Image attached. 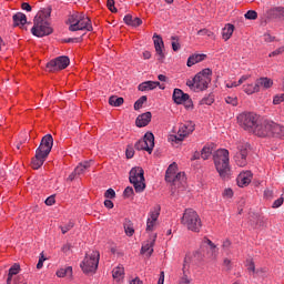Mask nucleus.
I'll return each mask as SVG.
<instances>
[{"label":"nucleus","mask_w":284,"mask_h":284,"mask_svg":"<svg viewBox=\"0 0 284 284\" xmlns=\"http://www.w3.org/2000/svg\"><path fill=\"white\" fill-rule=\"evenodd\" d=\"M54 145V139L52 134H47L42 138L39 148L36 150V155L31 160V166L33 170H39L45 163V159L52 152V146Z\"/></svg>","instance_id":"obj_1"},{"label":"nucleus","mask_w":284,"mask_h":284,"mask_svg":"<svg viewBox=\"0 0 284 284\" xmlns=\"http://www.w3.org/2000/svg\"><path fill=\"white\" fill-rule=\"evenodd\" d=\"M165 181L168 183H172L171 192L172 194H176V189L180 191L185 190V183L187 180L185 178V173L180 172L176 174V164L173 162L166 169Z\"/></svg>","instance_id":"obj_2"},{"label":"nucleus","mask_w":284,"mask_h":284,"mask_svg":"<svg viewBox=\"0 0 284 284\" xmlns=\"http://www.w3.org/2000/svg\"><path fill=\"white\" fill-rule=\"evenodd\" d=\"M212 83V70L204 69L199 72L193 79L186 81L187 88L193 92H203Z\"/></svg>","instance_id":"obj_3"},{"label":"nucleus","mask_w":284,"mask_h":284,"mask_svg":"<svg viewBox=\"0 0 284 284\" xmlns=\"http://www.w3.org/2000/svg\"><path fill=\"white\" fill-rule=\"evenodd\" d=\"M213 161L215 169L222 179L230 176V151L226 149H219L213 154Z\"/></svg>","instance_id":"obj_4"},{"label":"nucleus","mask_w":284,"mask_h":284,"mask_svg":"<svg viewBox=\"0 0 284 284\" xmlns=\"http://www.w3.org/2000/svg\"><path fill=\"white\" fill-rule=\"evenodd\" d=\"M181 223L191 232H201V227H203L199 213H196V211L193 209H186L184 211Z\"/></svg>","instance_id":"obj_5"},{"label":"nucleus","mask_w":284,"mask_h":284,"mask_svg":"<svg viewBox=\"0 0 284 284\" xmlns=\"http://www.w3.org/2000/svg\"><path fill=\"white\" fill-rule=\"evenodd\" d=\"M70 32H78V30H88L92 32V21L83 13H75L69 17Z\"/></svg>","instance_id":"obj_6"},{"label":"nucleus","mask_w":284,"mask_h":284,"mask_svg":"<svg viewBox=\"0 0 284 284\" xmlns=\"http://www.w3.org/2000/svg\"><path fill=\"white\" fill-rule=\"evenodd\" d=\"M261 116L254 112H244L237 116V123L246 132H254V129L258 124Z\"/></svg>","instance_id":"obj_7"},{"label":"nucleus","mask_w":284,"mask_h":284,"mask_svg":"<svg viewBox=\"0 0 284 284\" xmlns=\"http://www.w3.org/2000/svg\"><path fill=\"white\" fill-rule=\"evenodd\" d=\"M101 254L99 251H92L85 255L84 260L80 264V267L84 272V274H94L99 268V258Z\"/></svg>","instance_id":"obj_8"},{"label":"nucleus","mask_w":284,"mask_h":284,"mask_svg":"<svg viewBox=\"0 0 284 284\" xmlns=\"http://www.w3.org/2000/svg\"><path fill=\"white\" fill-rule=\"evenodd\" d=\"M145 172L143 171V168L135 166L131 169L129 181L132 183L135 192L141 193L143 190H145Z\"/></svg>","instance_id":"obj_9"},{"label":"nucleus","mask_w":284,"mask_h":284,"mask_svg":"<svg viewBox=\"0 0 284 284\" xmlns=\"http://www.w3.org/2000/svg\"><path fill=\"white\" fill-rule=\"evenodd\" d=\"M31 34L33 37H48L52 34V27H50V23L48 20H42L39 18H34L33 20V27L31 28Z\"/></svg>","instance_id":"obj_10"},{"label":"nucleus","mask_w":284,"mask_h":284,"mask_svg":"<svg viewBox=\"0 0 284 284\" xmlns=\"http://www.w3.org/2000/svg\"><path fill=\"white\" fill-rule=\"evenodd\" d=\"M203 263V253L201 251H194L193 253H187L184 257L182 272L190 270V267H196Z\"/></svg>","instance_id":"obj_11"},{"label":"nucleus","mask_w":284,"mask_h":284,"mask_svg":"<svg viewBox=\"0 0 284 284\" xmlns=\"http://www.w3.org/2000/svg\"><path fill=\"white\" fill-rule=\"evenodd\" d=\"M134 148L135 150H144L145 152H149V154H152V151L154 150V134L152 132L145 133L143 139L135 143Z\"/></svg>","instance_id":"obj_12"},{"label":"nucleus","mask_w":284,"mask_h":284,"mask_svg":"<svg viewBox=\"0 0 284 284\" xmlns=\"http://www.w3.org/2000/svg\"><path fill=\"white\" fill-rule=\"evenodd\" d=\"M70 65V58L65 55L58 57L47 63L49 72H59V70H65Z\"/></svg>","instance_id":"obj_13"},{"label":"nucleus","mask_w":284,"mask_h":284,"mask_svg":"<svg viewBox=\"0 0 284 284\" xmlns=\"http://www.w3.org/2000/svg\"><path fill=\"white\" fill-rule=\"evenodd\" d=\"M271 128H272V120H258L257 125H255L252 134L255 136H260L265 139V136H271Z\"/></svg>","instance_id":"obj_14"},{"label":"nucleus","mask_w":284,"mask_h":284,"mask_svg":"<svg viewBox=\"0 0 284 284\" xmlns=\"http://www.w3.org/2000/svg\"><path fill=\"white\" fill-rule=\"evenodd\" d=\"M250 145L242 144L237 146V152L234 155V161L239 168H245L247 165V154H248Z\"/></svg>","instance_id":"obj_15"},{"label":"nucleus","mask_w":284,"mask_h":284,"mask_svg":"<svg viewBox=\"0 0 284 284\" xmlns=\"http://www.w3.org/2000/svg\"><path fill=\"white\" fill-rule=\"evenodd\" d=\"M195 124L192 121L180 124L178 134L175 135V141H183L185 136H190L194 132Z\"/></svg>","instance_id":"obj_16"},{"label":"nucleus","mask_w":284,"mask_h":284,"mask_svg":"<svg viewBox=\"0 0 284 284\" xmlns=\"http://www.w3.org/2000/svg\"><path fill=\"white\" fill-rule=\"evenodd\" d=\"M161 214V206L153 207L146 220V232H154V227H156V221H159V216Z\"/></svg>","instance_id":"obj_17"},{"label":"nucleus","mask_w":284,"mask_h":284,"mask_svg":"<svg viewBox=\"0 0 284 284\" xmlns=\"http://www.w3.org/2000/svg\"><path fill=\"white\" fill-rule=\"evenodd\" d=\"M153 43H154V48H155V52L159 57V61H163V59H165V54L163 53V38H161V36L154 33L153 36Z\"/></svg>","instance_id":"obj_18"},{"label":"nucleus","mask_w":284,"mask_h":284,"mask_svg":"<svg viewBox=\"0 0 284 284\" xmlns=\"http://www.w3.org/2000/svg\"><path fill=\"white\" fill-rule=\"evenodd\" d=\"M204 243L207 245L206 256L211 261H216V258L219 256V248L216 247V245L210 239H204Z\"/></svg>","instance_id":"obj_19"},{"label":"nucleus","mask_w":284,"mask_h":284,"mask_svg":"<svg viewBox=\"0 0 284 284\" xmlns=\"http://www.w3.org/2000/svg\"><path fill=\"white\" fill-rule=\"evenodd\" d=\"M155 88H160V90H165V87L161 84L159 81H145L139 84L138 90L140 92H146L148 90H155Z\"/></svg>","instance_id":"obj_20"},{"label":"nucleus","mask_w":284,"mask_h":284,"mask_svg":"<svg viewBox=\"0 0 284 284\" xmlns=\"http://www.w3.org/2000/svg\"><path fill=\"white\" fill-rule=\"evenodd\" d=\"M154 243H156V235L153 239L148 240L142 244L141 254H145V256H152L154 252Z\"/></svg>","instance_id":"obj_21"},{"label":"nucleus","mask_w":284,"mask_h":284,"mask_svg":"<svg viewBox=\"0 0 284 284\" xmlns=\"http://www.w3.org/2000/svg\"><path fill=\"white\" fill-rule=\"evenodd\" d=\"M190 100V94L184 93L181 89H174L173 91V101L178 105H181V103H185V101Z\"/></svg>","instance_id":"obj_22"},{"label":"nucleus","mask_w":284,"mask_h":284,"mask_svg":"<svg viewBox=\"0 0 284 284\" xmlns=\"http://www.w3.org/2000/svg\"><path fill=\"white\" fill-rule=\"evenodd\" d=\"M252 183V172L246 171L243 173H240L237 176V185L239 187H245Z\"/></svg>","instance_id":"obj_23"},{"label":"nucleus","mask_w":284,"mask_h":284,"mask_svg":"<svg viewBox=\"0 0 284 284\" xmlns=\"http://www.w3.org/2000/svg\"><path fill=\"white\" fill-rule=\"evenodd\" d=\"M14 28H23L28 23V17L23 12H17L12 17Z\"/></svg>","instance_id":"obj_24"},{"label":"nucleus","mask_w":284,"mask_h":284,"mask_svg":"<svg viewBox=\"0 0 284 284\" xmlns=\"http://www.w3.org/2000/svg\"><path fill=\"white\" fill-rule=\"evenodd\" d=\"M271 136H275L276 139H283L284 126L274 121H271Z\"/></svg>","instance_id":"obj_25"},{"label":"nucleus","mask_w":284,"mask_h":284,"mask_svg":"<svg viewBox=\"0 0 284 284\" xmlns=\"http://www.w3.org/2000/svg\"><path fill=\"white\" fill-rule=\"evenodd\" d=\"M150 121H152V113L145 112L136 118L135 124L138 128H145V125H148Z\"/></svg>","instance_id":"obj_26"},{"label":"nucleus","mask_w":284,"mask_h":284,"mask_svg":"<svg viewBox=\"0 0 284 284\" xmlns=\"http://www.w3.org/2000/svg\"><path fill=\"white\" fill-rule=\"evenodd\" d=\"M257 88L261 90L263 88L264 90H268V88H272L274 85V82L270 78H260L256 80Z\"/></svg>","instance_id":"obj_27"},{"label":"nucleus","mask_w":284,"mask_h":284,"mask_svg":"<svg viewBox=\"0 0 284 284\" xmlns=\"http://www.w3.org/2000/svg\"><path fill=\"white\" fill-rule=\"evenodd\" d=\"M92 161H85L81 162L75 169L74 174H78V176H81V174H85L87 170H90Z\"/></svg>","instance_id":"obj_28"},{"label":"nucleus","mask_w":284,"mask_h":284,"mask_svg":"<svg viewBox=\"0 0 284 284\" xmlns=\"http://www.w3.org/2000/svg\"><path fill=\"white\" fill-rule=\"evenodd\" d=\"M205 59V54H193L189 57L186 65L187 68H192V65H196V63H201Z\"/></svg>","instance_id":"obj_29"},{"label":"nucleus","mask_w":284,"mask_h":284,"mask_svg":"<svg viewBox=\"0 0 284 284\" xmlns=\"http://www.w3.org/2000/svg\"><path fill=\"white\" fill-rule=\"evenodd\" d=\"M124 23H126V26H132L133 28H139V26L143 23V20L140 18H132V16H125Z\"/></svg>","instance_id":"obj_30"},{"label":"nucleus","mask_w":284,"mask_h":284,"mask_svg":"<svg viewBox=\"0 0 284 284\" xmlns=\"http://www.w3.org/2000/svg\"><path fill=\"white\" fill-rule=\"evenodd\" d=\"M213 151H214V146L206 144L205 146H203V149L201 151V159H203V161H207V159H210V156H212Z\"/></svg>","instance_id":"obj_31"},{"label":"nucleus","mask_w":284,"mask_h":284,"mask_svg":"<svg viewBox=\"0 0 284 284\" xmlns=\"http://www.w3.org/2000/svg\"><path fill=\"white\" fill-rule=\"evenodd\" d=\"M57 276L59 278H65V276H68L69 278H72V266H67L64 268L58 270Z\"/></svg>","instance_id":"obj_32"},{"label":"nucleus","mask_w":284,"mask_h":284,"mask_svg":"<svg viewBox=\"0 0 284 284\" xmlns=\"http://www.w3.org/2000/svg\"><path fill=\"white\" fill-rule=\"evenodd\" d=\"M232 34H234L233 24H226L222 32V37H223L224 41H229V39L232 38Z\"/></svg>","instance_id":"obj_33"},{"label":"nucleus","mask_w":284,"mask_h":284,"mask_svg":"<svg viewBox=\"0 0 284 284\" xmlns=\"http://www.w3.org/2000/svg\"><path fill=\"white\" fill-rule=\"evenodd\" d=\"M50 14H52V9H50V8L42 9L41 11H39L37 13L34 19H41L42 21H48Z\"/></svg>","instance_id":"obj_34"},{"label":"nucleus","mask_w":284,"mask_h":284,"mask_svg":"<svg viewBox=\"0 0 284 284\" xmlns=\"http://www.w3.org/2000/svg\"><path fill=\"white\" fill-rule=\"evenodd\" d=\"M124 274H125V268H123V266H118L112 271V276L115 281H121Z\"/></svg>","instance_id":"obj_35"},{"label":"nucleus","mask_w":284,"mask_h":284,"mask_svg":"<svg viewBox=\"0 0 284 284\" xmlns=\"http://www.w3.org/2000/svg\"><path fill=\"white\" fill-rule=\"evenodd\" d=\"M245 94H254L256 92H260L258 84L255 81V83L246 84L243 87Z\"/></svg>","instance_id":"obj_36"},{"label":"nucleus","mask_w":284,"mask_h":284,"mask_svg":"<svg viewBox=\"0 0 284 284\" xmlns=\"http://www.w3.org/2000/svg\"><path fill=\"white\" fill-rule=\"evenodd\" d=\"M123 98H119L116 95L109 98V104H111L113 108H120V105H123Z\"/></svg>","instance_id":"obj_37"},{"label":"nucleus","mask_w":284,"mask_h":284,"mask_svg":"<svg viewBox=\"0 0 284 284\" xmlns=\"http://www.w3.org/2000/svg\"><path fill=\"white\" fill-rule=\"evenodd\" d=\"M124 232L126 236H133L134 235V226L132 225V221L125 220L124 222Z\"/></svg>","instance_id":"obj_38"},{"label":"nucleus","mask_w":284,"mask_h":284,"mask_svg":"<svg viewBox=\"0 0 284 284\" xmlns=\"http://www.w3.org/2000/svg\"><path fill=\"white\" fill-rule=\"evenodd\" d=\"M21 272V265L19 263H14L10 268H9V275L10 276H17Z\"/></svg>","instance_id":"obj_39"},{"label":"nucleus","mask_w":284,"mask_h":284,"mask_svg":"<svg viewBox=\"0 0 284 284\" xmlns=\"http://www.w3.org/2000/svg\"><path fill=\"white\" fill-rule=\"evenodd\" d=\"M148 101L146 95H142L135 103H134V110H141L143 108V103Z\"/></svg>","instance_id":"obj_40"},{"label":"nucleus","mask_w":284,"mask_h":284,"mask_svg":"<svg viewBox=\"0 0 284 284\" xmlns=\"http://www.w3.org/2000/svg\"><path fill=\"white\" fill-rule=\"evenodd\" d=\"M225 102L229 105H233V108H236V105H239V98H236V97H226Z\"/></svg>","instance_id":"obj_41"},{"label":"nucleus","mask_w":284,"mask_h":284,"mask_svg":"<svg viewBox=\"0 0 284 284\" xmlns=\"http://www.w3.org/2000/svg\"><path fill=\"white\" fill-rule=\"evenodd\" d=\"M245 19H248V20H251V21H254V20H256L257 18H258V13H256V11H254V10H250V11H247L246 13H245Z\"/></svg>","instance_id":"obj_42"},{"label":"nucleus","mask_w":284,"mask_h":284,"mask_svg":"<svg viewBox=\"0 0 284 284\" xmlns=\"http://www.w3.org/2000/svg\"><path fill=\"white\" fill-rule=\"evenodd\" d=\"M213 103H214V95H209L201 100V105H212Z\"/></svg>","instance_id":"obj_43"},{"label":"nucleus","mask_w":284,"mask_h":284,"mask_svg":"<svg viewBox=\"0 0 284 284\" xmlns=\"http://www.w3.org/2000/svg\"><path fill=\"white\" fill-rule=\"evenodd\" d=\"M246 267H247V272H250L252 276H256V266L254 265L253 261H248Z\"/></svg>","instance_id":"obj_44"},{"label":"nucleus","mask_w":284,"mask_h":284,"mask_svg":"<svg viewBox=\"0 0 284 284\" xmlns=\"http://www.w3.org/2000/svg\"><path fill=\"white\" fill-rule=\"evenodd\" d=\"M263 41L265 43H274V41H276V37L271 36L270 33H264L263 34Z\"/></svg>","instance_id":"obj_45"},{"label":"nucleus","mask_w":284,"mask_h":284,"mask_svg":"<svg viewBox=\"0 0 284 284\" xmlns=\"http://www.w3.org/2000/svg\"><path fill=\"white\" fill-rule=\"evenodd\" d=\"M186 271L187 270L183 271V276L181 277L179 284H190V283H192V280H190V277H187Z\"/></svg>","instance_id":"obj_46"},{"label":"nucleus","mask_w":284,"mask_h":284,"mask_svg":"<svg viewBox=\"0 0 284 284\" xmlns=\"http://www.w3.org/2000/svg\"><path fill=\"white\" fill-rule=\"evenodd\" d=\"M72 227H74V222H69L67 225L61 226L62 234H68Z\"/></svg>","instance_id":"obj_47"},{"label":"nucleus","mask_w":284,"mask_h":284,"mask_svg":"<svg viewBox=\"0 0 284 284\" xmlns=\"http://www.w3.org/2000/svg\"><path fill=\"white\" fill-rule=\"evenodd\" d=\"M197 34L200 36V37H214V33L212 32V31H210V30H207V29H201V30H199L197 31Z\"/></svg>","instance_id":"obj_48"},{"label":"nucleus","mask_w":284,"mask_h":284,"mask_svg":"<svg viewBox=\"0 0 284 284\" xmlns=\"http://www.w3.org/2000/svg\"><path fill=\"white\" fill-rule=\"evenodd\" d=\"M45 255L41 253L37 264V270H41L43 267V263H45Z\"/></svg>","instance_id":"obj_49"},{"label":"nucleus","mask_w":284,"mask_h":284,"mask_svg":"<svg viewBox=\"0 0 284 284\" xmlns=\"http://www.w3.org/2000/svg\"><path fill=\"white\" fill-rule=\"evenodd\" d=\"M284 52V45L277 48L276 50H274L273 52H271L268 54V57H278V54H283Z\"/></svg>","instance_id":"obj_50"},{"label":"nucleus","mask_w":284,"mask_h":284,"mask_svg":"<svg viewBox=\"0 0 284 284\" xmlns=\"http://www.w3.org/2000/svg\"><path fill=\"white\" fill-rule=\"evenodd\" d=\"M283 101H284V93H282L280 95H275L273 99L274 105H278V103H283Z\"/></svg>","instance_id":"obj_51"},{"label":"nucleus","mask_w":284,"mask_h":284,"mask_svg":"<svg viewBox=\"0 0 284 284\" xmlns=\"http://www.w3.org/2000/svg\"><path fill=\"white\" fill-rule=\"evenodd\" d=\"M105 199H114L116 196V192L113 189H109L104 193Z\"/></svg>","instance_id":"obj_52"},{"label":"nucleus","mask_w":284,"mask_h":284,"mask_svg":"<svg viewBox=\"0 0 284 284\" xmlns=\"http://www.w3.org/2000/svg\"><path fill=\"white\" fill-rule=\"evenodd\" d=\"M283 203H284V199H283V197H280V199H277V200H275V201L273 202L272 207H273L274 210H276V209L281 207V205H283Z\"/></svg>","instance_id":"obj_53"},{"label":"nucleus","mask_w":284,"mask_h":284,"mask_svg":"<svg viewBox=\"0 0 284 284\" xmlns=\"http://www.w3.org/2000/svg\"><path fill=\"white\" fill-rule=\"evenodd\" d=\"M124 196L126 199H130V196H132V194H134V189H132V186H128L124 192H123Z\"/></svg>","instance_id":"obj_54"},{"label":"nucleus","mask_w":284,"mask_h":284,"mask_svg":"<svg viewBox=\"0 0 284 284\" xmlns=\"http://www.w3.org/2000/svg\"><path fill=\"white\" fill-rule=\"evenodd\" d=\"M106 6L110 12H116V7H114V0H108Z\"/></svg>","instance_id":"obj_55"},{"label":"nucleus","mask_w":284,"mask_h":284,"mask_svg":"<svg viewBox=\"0 0 284 284\" xmlns=\"http://www.w3.org/2000/svg\"><path fill=\"white\" fill-rule=\"evenodd\" d=\"M223 265L226 272H230L232 270V261H230V258H224Z\"/></svg>","instance_id":"obj_56"},{"label":"nucleus","mask_w":284,"mask_h":284,"mask_svg":"<svg viewBox=\"0 0 284 284\" xmlns=\"http://www.w3.org/2000/svg\"><path fill=\"white\" fill-rule=\"evenodd\" d=\"M223 196L226 199H232V196H234V191H232V189H226L224 190Z\"/></svg>","instance_id":"obj_57"},{"label":"nucleus","mask_w":284,"mask_h":284,"mask_svg":"<svg viewBox=\"0 0 284 284\" xmlns=\"http://www.w3.org/2000/svg\"><path fill=\"white\" fill-rule=\"evenodd\" d=\"M21 8H22V10H26V12H32V6H30V3H28V2H23L21 4Z\"/></svg>","instance_id":"obj_58"},{"label":"nucleus","mask_w":284,"mask_h":284,"mask_svg":"<svg viewBox=\"0 0 284 284\" xmlns=\"http://www.w3.org/2000/svg\"><path fill=\"white\" fill-rule=\"evenodd\" d=\"M134 156V149L132 146H129L126 149V159H132Z\"/></svg>","instance_id":"obj_59"},{"label":"nucleus","mask_w":284,"mask_h":284,"mask_svg":"<svg viewBox=\"0 0 284 284\" xmlns=\"http://www.w3.org/2000/svg\"><path fill=\"white\" fill-rule=\"evenodd\" d=\"M45 205H54L55 200H54V195H50L45 201H44Z\"/></svg>","instance_id":"obj_60"},{"label":"nucleus","mask_w":284,"mask_h":284,"mask_svg":"<svg viewBox=\"0 0 284 284\" xmlns=\"http://www.w3.org/2000/svg\"><path fill=\"white\" fill-rule=\"evenodd\" d=\"M71 250H72V244L70 243H67L62 246V252H64V254H68Z\"/></svg>","instance_id":"obj_61"},{"label":"nucleus","mask_w":284,"mask_h":284,"mask_svg":"<svg viewBox=\"0 0 284 284\" xmlns=\"http://www.w3.org/2000/svg\"><path fill=\"white\" fill-rule=\"evenodd\" d=\"M276 14L277 17H280V19H284V8L283 7L276 8Z\"/></svg>","instance_id":"obj_62"},{"label":"nucleus","mask_w":284,"mask_h":284,"mask_svg":"<svg viewBox=\"0 0 284 284\" xmlns=\"http://www.w3.org/2000/svg\"><path fill=\"white\" fill-rule=\"evenodd\" d=\"M247 79H250V75H242L240 78V80L237 81V85H243V83H245V81H247Z\"/></svg>","instance_id":"obj_63"},{"label":"nucleus","mask_w":284,"mask_h":284,"mask_svg":"<svg viewBox=\"0 0 284 284\" xmlns=\"http://www.w3.org/2000/svg\"><path fill=\"white\" fill-rule=\"evenodd\" d=\"M130 284H143V281H141V278H139V277H135L130 281Z\"/></svg>","instance_id":"obj_64"}]
</instances>
